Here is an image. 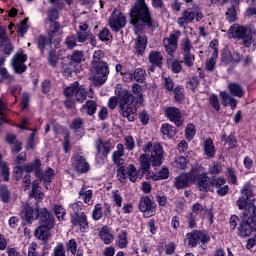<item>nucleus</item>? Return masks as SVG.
<instances>
[{
  "label": "nucleus",
  "instance_id": "obj_12",
  "mask_svg": "<svg viewBox=\"0 0 256 256\" xmlns=\"http://www.w3.org/2000/svg\"><path fill=\"white\" fill-rule=\"evenodd\" d=\"M203 18V13H201V11L199 10H193V9H188L182 12V17H179L177 19V23L179 25V27H181L182 29H185L186 25H188V23H192V21H199L200 19Z\"/></svg>",
  "mask_w": 256,
  "mask_h": 256
},
{
  "label": "nucleus",
  "instance_id": "obj_21",
  "mask_svg": "<svg viewBox=\"0 0 256 256\" xmlns=\"http://www.w3.org/2000/svg\"><path fill=\"white\" fill-rule=\"evenodd\" d=\"M94 145L98 155H103L104 157H107L111 153V149H113L110 141L103 142L101 138L96 139Z\"/></svg>",
  "mask_w": 256,
  "mask_h": 256
},
{
  "label": "nucleus",
  "instance_id": "obj_17",
  "mask_svg": "<svg viewBox=\"0 0 256 256\" xmlns=\"http://www.w3.org/2000/svg\"><path fill=\"white\" fill-rule=\"evenodd\" d=\"M72 167L76 173H83L89 172V162H87V158L81 154H76L72 161Z\"/></svg>",
  "mask_w": 256,
  "mask_h": 256
},
{
  "label": "nucleus",
  "instance_id": "obj_2",
  "mask_svg": "<svg viewBox=\"0 0 256 256\" xmlns=\"http://www.w3.org/2000/svg\"><path fill=\"white\" fill-rule=\"evenodd\" d=\"M144 154L139 157L142 173H149L152 165L159 166L163 163V147L159 143H148L144 145Z\"/></svg>",
  "mask_w": 256,
  "mask_h": 256
},
{
  "label": "nucleus",
  "instance_id": "obj_22",
  "mask_svg": "<svg viewBox=\"0 0 256 256\" xmlns=\"http://www.w3.org/2000/svg\"><path fill=\"white\" fill-rule=\"evenodd\" d=\"M124 155H125V146H123V144L121 143L117 144L116 150L112 153V161L114 165L121 167V165L125 163V159H123Z\"/></svg>",
  "mask_w": 256,
  "mask_h": 256
},
{
  "label": "nucleus",
  "instance_id": "obj_62",
  "mask_svg": "<svg viewBox=\"0 0 256 256\" xmlns=\"http://www.w3.org/2000/svg\"><path fill=\"white\" fill-rule=\"evenodd\" d=\"M98 37H99L100 41H109V39H111V37H113V36L111 35V31H109L108 28H104L99 33Z\"/></svg>",
  "mask_w": 256,
  "mask_h": 256
},
{
  "label": "nucleus",
  "instance_id": "obj_28",
  "mask_svg": "<svg viewBox=\"0 0 256 256\" xmlns=\"http://www.w3.org/2000/svg\"><path fill=\"white\" fill-rule=\"evenodd\" d=\"M99 237L105 245H111L115 239V236H113L111 230L106 226L102 227L100 230Z\"/></svg>",
  "mask_w": 256,
  "mask_h": 256
},
{
  "label": "nucleus",
  "instance_id": "obj_4",
  "mask_svg": "<svg viewBox=\"0 0 256 256\" xmlns=\"http://www.w3.org/2000/svg\"><path fill=\"white\" fill-rule=\"evenodd\" d=\"M106 59L103 50L95 51L92 57V69L95 71L93 81L97 87H101L107 81V77H109V66Z\"/></svg>",
  "mask_w": 256,
  "mask_h": 256
},
{
  "label": "nucleus",
  "instance_id": "obj_39",
  "mask_svg": "<svg viewBox=\"0 0 256 256\" xmlns=\"http://www.w3.org/2000/svg\"><path fill=\"white\" fill-rule=\"evenodd\" d=\"M174 99L177 103H181L185 99V88L183 86H177L174 90Z\"/></svg>",
  "mask_w": 256,
  "mask_h": 256
},
{
  "label": "nucleus",
  "instance_id": "obj_16",
  "mask_svg": "<svg viewBox=\"0 0 256 256\" xmlns=\"http://www.w3.org/2000/svg\"><path fill=\"white\" fill-rule=\"evenodd\" d=\"M225 183H227V180L223 177H212L210 188L216 189V193L220 197H225L229 193V186Z\"/></svg>",
  "mask_w": 256,
  "mask_h": 256
},
{
  "label": "nucleus",
  "instance_id": "obj_42",
  "mask_svg": "<svg viewBox=\"0 0 256 256\" xmlns=\"http://www.w3.org/2000/svg\"><path fill=\"white\" fill-rule=\"evenodd\" d=\"M208 171L210 175H219V173H222L223 171V166L219 162H212L209 165Z\"/></svg>",
  "mask_w": 256,
  "mask_h": 256
},
{
  "label": "nucleus",
  "instance_id": "obj_8",
  "mask_svg": "<svg viewBox=\"0 0 256 256\" xmlns=\"http://www.w3.org/2000/svg\"><path fill=\"white\" fill-rule=\"evenodd\" d=\"M242 196L237 200V207L240 211H247L249 205H256V200L254 202L248 203L249 199L253 197V189L251 183L247 182L244 184L241 190Z\"/></svg>",
  "mask_w": 256,
  "mask_h": 256
},
{
  "label": "nucleus",
  "instance_id": "obj_58",
  "mask_svg": "<svg viewBox=\"0 0 256 256\" xmlns=\"http://www.w3.org/2000/svg\"><path fill=\"white\" fill-rule=\"evenodd\" d=\"M27 21H29V18L24 19L19 25H18V33L23 37L27 31H29V26L27 25Z\"/></svg>",
  "mask_w": 256,
  "mask_h": 256
},
{
  "label": "nucleus",
  "instance_id": "obj_61",
  "mask_svg": "<svg viewBox=\"0 0 256 256\" xmlns=\"http://www.w3.org/2000/svg\"><path fill=\"white\" fill-rule=\"evenodd\" d=\"M70 59L73 63H81V61H83V52L79 50L74 51Z\"/></svg>",
  "mask_w": 256,
  "mask_h": 256
},
{
  "label": "nucleus",
  "instance_id": "obj_55",
  "mask_svg": "<svg viewBox=\"0 0 256 256\" xmlns=\"http://www.w3.org/2000/svg\"><path fill=\"white\" fill-rule=\"evenodd\" d=\"M174 165L176 169H185L187 167V158L183 156L177 157Z\"/></svg>",
  "mask_w": 256,
  "mask_h": 256
},
{
  "label": "nucleus",
  "instance_id": "obj_54",
  "mask_svg": "<svg viewBox=\"0 0 256 256\" xmlns=\"http://www.w3.org/2000/svg\"><path fill=\"white\" fill-rule=\"evenodd\" d=\"M0 197L3 203H9V198L11 196L9 195V190L7 189V186L0 187Z\"/></svg>",
  "mask_w": 256,
  "mask_h": 256
},
{
  "label": "nucleus",
  "instance_id": "obj_41",
  "mask_svg": "<svg viewBox=\"0 0 256 256\" xmlns=\"http://www.w3.org/2000/svg\"><path fill=\"white\" fill-rule=\"evenodd\" d=\"M70 128L75 131V133H83V119L82 118H76L72 121Z\"/></svg>",
  "mask_w": 256,
  "mask_h": 256
},
{
  "label": "nucleus",
  "instance_id": "obj_10",
  "mask_svg": "<svg viewBox=\"0 0 256 256\" xmlns=\"http://www.w3.org/2000/svg\"><path fill=\"white\" fill-rule=\"evenodd\" d=\"M139 210L143 213V217L149 219V217H154L157 211V204L149 196H144L140 199Z\"/></svg>",
  "mask_w": 256,
  "mask_h": 256
},
{
  "label": "nucleus",
  "instance_id": "obj_53",
  "mask_svg": "<svg viewBox=\"0 0 256 256\" xmlns=\"http://www.w3.org/2000/svg\"><path fill=\"white\" fill-rule=\"evenodd\" d=\"M77 37L75 35L68 36L65 40V45L68 49H75L77 47Z\"/></svg>",
  "mask_w": 256,
  "mask_h": 256
},
{
  "label": "nucleus",
  "instance_id": "obj_9",
  "mask_svg": "<svg viewBox=\"0 0 256 256\" xmlns=\"http://www.w3.org/2000/svg\"><path fill=\"white\" fill-rule=\"evenodd\" d=\"M180 37L181 31L176 30L173 33H171L169 37L163 39L164 49L166 53L169 55V57H173L175 55V51H177Z\"/></svg>",
  "mask_w": 256,
  "mask_h": 256
},
{
  "label": "nucleus",
  "instance_id": "obj_44",
  "mask_svg": "<svg viewBox=\"0 0 256 256\" xmlns=\"http://www.w3.org/2000/svg\"><path fill=\"white\" fill-rule=\"evenodd\" d=\"M145 76V70L142 68H136L133 73L134 81H137V83H143L145 81Z\"/></svg>",
  "mask_w": 256,
  "mask_h": 256
},
{
  "label": "nucleus",
  "instance_id": "obj_19",
  "mask_svg": "<svg viewBox=\"0 0 256 256\" xmlns=\"http://www.w3.org/2000/svg\"><path fill=\"white\" fill-rule=\"evenodd\" d=\"M195 183V174H180L174 182L176 189H183L185 187H190Z\"/></svg>",
  "mask_w": 256,
  "mask_h": 256
},
{
  "label": "nucleus",
  "instance_id": "obj_30",
  "mask_svg": "<svg viewBox=\"0 0 256 256\" xmlns=\"http://www.w3.org/2000/svg\"><path fill=\"white\" fill-rule=\"evenodd\" d=\"M39 183H41V181L39 179H36L33 183H32V190L29 194V197L31 199H35L36 201H43V193L39 190Z\"/></svg>",
  "mask_w": 256,
  "mask_h": 256
},
{
  "label": "nucleus",
  "instance_id": "obj_29",
  "mask_svg": "<svg viewBox=\"0 0 256 256\" xmlns=\"http://www.w3.org/2000/svg\"><path fill=\"white\" fill-rule=\"evenodd\" d=\"M220 97H221L222 105L224 107H227L230 105L231 109H237V100L231 97L229 93L225 91L220 92Z\"/></svg>",
  "mask_w": 256,
  "mask_h": 256
},
{
  "label": "nucleus",
  "instance_id": "obj_25",
  "mask_svg": "<svg viewBox=\"0 0 256 256\" xmlns=\"http://www.w3.org/2000/svg\"><path fill=\"white\" fill-rule=\"evenodd\" d=\"M116 245L119 249H127L129 245V233H127V230H122L118 233Z\"/></svg>",
  "mask_w": 256,
  "mask_h": 256
},
{
  "label": "nucleus",
  "instance_id": "obj_38",
  "mask_svg": "<svg viewBox=\"0 0 256 256\" xmlns=\"http://www.w3.org/2000/svg\"><path fill=\"white\" fill-rule=\"evenodd\" d=\"M39 167H41V160L36 159L33 163L24 166V171L27 172V175H29V173H31L32 171H35V173H37V171H40Z\"/></svg>",
  "mask_w": 256,
  "mask_h": 256
},
{
  "label": "nucleus",
  "instance_id": "obj_6",
  "mask_svg": "<svg viewBox=\"0 0 256 256\" xmlns=\"http://www.w3.org/2000/svg\"><path fill=\"white\" fill-rule=\"evenodd\" d=\"M64 95L66 97V107L68 109H73V107H75V101L83 103V101L87 99V90L76 81L64 90Z\"/></svg>",
  "mask_w": 256,
  "mask_h": 256
},
{
  "label": "nucleus",
  "instance_id": "obj_50",
  "mask_svg": "<svg viewBox=\"0 0 256 256\" xmlns=\"http://www.w3.org/2000/svg\"><path fill=\"white\" fill-rule=\"evenodd\" d=\"M227 58H224V61L226 63H240L241 61V55H239V53L237 52H233V54L231 55V53H226Z\"/></svg>",
  "mask_w": 256,
  "mask_h": 256
},
{
  "label": "nucleus",
  "instance_id": "obj_7",
  "mask_svg": "<svg viewBox=\"0 0 256 256\" xmlns=\"http://www.w3.org/2000/svg\"><path fill=\"white\" fill-rule=\"evenodd\" d=\"M228 35L230 38L242 40L244 47H251L256 29L234 24L229 28Z\"/></svg>",
  "mask_w": 256,
  "mask_h": 256
},
{
  "label": "nucleus",
  "instance_id": "obj_48",
  "mask_svg": "<svg viewBox=\"0 0 256 256\" xmlns=\"http://www.w3.org/2000/svg\"><path fill=\"white\" fill-rule=\"evenodd\" d=\"M111 197H112L113 203H115L116 207L121 208L123 205V197L119 193V190L112 191Z\"/></svg>",
  "mask_w": 256,
  "mask_h": 256
},
{
  "label": "nucleus",
  "instance_id": "obj_1",
  "mask_svg": "<svg viewBox=\"0 0 256 256\" xmlns=\"http://www.w3.org/2000/svg\"><path fill=\"white\" fill-rule=\"evenodd\" d=\"M22 217L25 221L31 223V221L39 220V227L36 228L34 235L43 243H47L51 239V229L55 227V218L47 208H42L32 206L31 204H26L22 210Z\"/></svg>",
  "mask_w": 256,
  "mask_h": 256
},
{
  "label": "nucleus",
  "instance_id": "obj_15",
  "mask_svg": "<svg viewBox=\"0 0 256 256\" xmlns=\"http://www.w3.org/2000/svg\"><path fill=\"white\" fill-rule=\"evenodd\" d=\"M25 61H27V54H24L23 50H19L11 60L14 71L19 75L27 71V66L25 65Z\"/></svg>",
  "mask_w": 256,
  "mask_h": 256
},
{
  "label": "nucleus",
  "instance_id": "obj_60",
  "mask_svg": "<svg viewBox=\"0 0 256 256\" xmlns=\"http://www.w3.org/2000/svg\"><path fill=\"white\" fill-rule=\"evenodd\" d=\"M54 213L59 220H63L66 215L65 208L61 205L54 206Z\"/></svg>",
  "mask_w": 256,
  "mask_h": 256
},
{
  "label": "nucleus",
  "instance_id": "obj_11",
  "mask_svg": "<svg viewBox=\"0 0 256 256\" xmlns=\"http://www.w3.org/2000/svg\"><path fill=\"white\" fill-rule=\"evenodd\" d=\"M108 23L113 31L119 33V31H121V29H123V27L127 25V18L125 17V15H123V12H121V10L114 9Z\"/></svg>",
  "mask_w": 256,
  "mask_h": 256
},
{
  "label": "nucleus",
  "instance_id": "obj_40",
  "mask_svg": "<svg viewBox=\"0 0 256 256\" xmlns=\"http://www.w3.org/2000/svg\"><path fill=\"white\" fill-rule=\"evenodd\" d=\"M5 63V57H0V75L2 79H7L8 81H13L12 76L9 74L7 69L3 67V64Z\"/></svg>",
  "mask_w": 256,
  "mask_h": 256
},
{
  "label": "nucleus",
  "instance_id": "obj_57",
  "mask_svg": "<svg viewBox=\"0 0 256 256\" xmlns=\"http://www.w3.org/2000/svg\"><path fill=\"white\" fill-rule=\"evenodd\" d=\"M182 63H183V61H179L177 59L172 61V64H171L172 73H181V71L183 70Z\"/></svg>",
  "mask_w": 256,
  "mask_h": 256
},
{
  "label": "nucleus",
  "instance_id": "obj_23",
  "mask_svg": "<svg viewBox=\"0 0 256 256\" xmlns=\"http://www.w3.org/2000/svg\"><path fill=\"white\" fill-rule=\"evenodd\" d=\"M71 222L74 227H77V225H79L80 231L82 233H85L87 229H89V223H87V216L85 215V213H82L76 217H72Z\"/></svg>",
  "mask_w": 256,
  "mask_h": 256
},
{
  "label": "nucleus",
  "instance_id": "obj_5",
  "mask_svg": "<svg viewBox=\"0 0 256 256\" xmlns=\"http://www.w3.org/2000/svg\"><path fill=\"white\" fill-rule=\"evenodd\" d=\"M115 93L119 97L120 114L122 117H125L130 122L135 121L137 118V107L133 105L135 96L129 93V91L121 88L116 90Z\"/></svg>",
  "mask_w": 256,
  "mask_h": 256
},
{
  "label": "nucleus",
  "instance_id": "obj_35",
  "mask_svg": "<svg viewBox=\"0 0 256 256\" xmlns=\"http://www.w3.org/2000/svg\"><path fill=\"white\" fill-rule=\"evenodd\" d=\"M58 31H61V24L57 21L49 22V27L47 28L48 37L53 39Z\"/></svg>",
  "mask_w": 256,
  "mask_h": 256
},
{
  "label": "nucleus",
  "instance_id": "obj_64",
  "mask_svg": "<svg viewBox=\"0 0 256 256\" xmlns=\"http://www.w3.org/2000/svg\"><path fill=\"white\" fill-rule=\"evenodd\" d=\"M195 137V125L188 124L186 127V139L191 141Z\"/></svg>",
  "mask_w": 256,
  "mask_h": 256
},
{
  "label": "nucleus",
  "instance_id": "obj_33",
  "mask_svg": "<svg viewBox=\"0 0 256 256\" xmlns=\"http://www.w3.org/2000/svg\"><path fill=\"white\" fill-rule=\"evenodd\" d=\"M161 133L164 135L165 139H171L175 137L177 129L170 124H163L161 127Z\"/></svg>",
  "mask_w": 256,
  "mask_h": 256
},
{
  "label": "nucleus",
  "instance_id": "obj_51",
  "mask_svg": "<svg viewBox=\"0 0 256 256\" xmlns=\"http://www.w3.org/2000/svg\"><path fill=\"white\" fill-rule=\"evenodd\" d=\"M59 19V11L57 9L52 8L48 11V17L45 20V23H52V21H57Z\"/></svg>",
  "mask_w": 256,
  "mask_h": 256
},
{
  "label": "nucleus",
  "instance_id": "obj_63",
  "mask_svg": "<svg viewBox=\"0 0 256 256\" xmlns=\"http://www.w3.org/2000/svg\"><path fill=\"white\" fill-rule=\"evenodd\" d=\"M90 32H77L75 37L78 43H85L89 39Z\"/></svg>",
  "mask_w": 256,
  "mask_h": 256
},
{
  "label": "nucleus",
  "instance_id": "obj_26",
  "mask_svg": "<svg viewBox=\"0 0 256 256\" xmlns=\"http://www.w3.org/2000/svg\"><path fill=\"white\" fill-rule=\"evenodd\" d=\"M148 60L153 67H161L163 64V54H161V52L152 50L148 55Z\"/></svg>",
  "mask_w": 256,
  "mask_h": 256
},
{
  "label": "nucleus",
  "instance_id": "obj_3",
  "mask_svg": "<svg viewBox=\"0 0 256 256\" xmlns=\"http://www.w3.org/2000/svg\"><path fill=\"white\" fill-rule=\"evenodd\" d=\"M130 19V23L134 26L135 31H143L144 27H147V29L153 27V19L145 0H137L130 11Z\"/></svg>",
  "mask_w": 256,
  "mask_h": 256
},
{
  "label": "nucleus",
  "instance_id": "obj_49",
  "mask_svg": "<svg viewBox=\"0 0 256 256\" xmlns=\"http://www.w3.org/2000/svg\"><path fill=\"white\" fill-rule=\"evenodd\" d=\"M226 18L229 23H235V21H237V10L235 9V6H232L227 10Z\"/></svg>",
  "mask_w": 256,
  "mask_h": 256
},
{
  "label": "nucleus",
  "instance_id": "obj_56",
  "mask_svg": "<svg viewBox=\"0 0 256 256\" xmlns=\"http://www.w3.org/2000/svg\"><path fill=\"white\" fill-rule=\"evenodd\" d=\"M124 143L127 151H133L135 149V139H133V136H126Z\"/></svg>",
  "mask_w": 256,
  "mask_h": 256
},
{
  "label": "nucleus",
  "instance_id": "obj_32",
  "mask_svg": "<svg viewBox=\"0 0 256 256\" xmlns=\"http://www.w3.org/2000/svg\"><path fill=\"white\" fill-rule=\"evenodd\" d=\"M80 111L86 115H95V111H97V102H95V100L86 101L85 105L81 107Z\"/></svg>",
  "mask_w": 256,
  "mask_h": 256
},
{
  "label": "nucleus",
  "instance_id": "obj_59",
  "mask_svg": "<svg viewBox=\"0 0 256 256\" xmlns=\"http://www.w3.org/2000/svg\"><path fill=\"white\" fill-rule=\"evenodd\" d=\"M162 83L165 89L168 91H173V87H175V83L171 77H162Z\"/></svg>",
  "mask_w": 256,
  "mask_h": 256
},
{
  "label": "nucleus",
  "instance_id": "obj_46",
  "mask_svg": "<svg viewBox=\"0 0 256 256\" xmlns=\"http://www.w3.org/2000/svg\"><path fill=\"white\" fill-rule=\"evenodd\" d=\"M83 209V202H76L72 205H70V213H72L73 217H80L81 215H79V213L81 212V210Z\"/></svg>",
  "mask_w": 256,
  "mask_h": 256
},
{
  "label": "nucleus",
  "instance_id": "obj_24",
  "mask_svg": "<svg viewBox=\"0 0 256 256\" xmlns=\"http://www.w3.org/2000/svg\"><path fill=\"white\" fill-rule=\"evenodd\" d=\"M135 49L137 55H143L145 49H147V36L144 34H139L135 40Z\"/></svg>",
  "mask_w": 256,
  "mask_h": 256
},
{
  "label": "nucleus",
  "instance_id": "obj_27",
  "mask_svg": "<svg viewBox=\"0 0 256 256\" xmlns=\"http://www.w3.org/2000/svg\"><path fill=\"white\" fill-rule=\"evenodd\" d=\"M228 91L230 95H233V97H238L239 99H242L245 95V91L243 90V86H241L239 83L231 82L228 85Z\"/></svg>",
  "mask_w": 256,
  "mask_h": 256
},
{
  "label": "nucleus",
  "instance_id": "obj_31",
  "mask_svg": "<svg viewBox=\"0 0 256 256\" xmlns=\"http://www.w3.org/2000/svg\"><path fill=\"white\" fill-rule=\"evenodd\" d=\"M215 153H217V151L215 150L213 140L211 138L206 139L204 141V154L208 159H213V157H215Z\"/></svg>",
  "mask_w": 256,
  "mask_h": 256
},
{
  "label": "nucleus",
  "instance_id": "obj_36",
  "mask_svg": "<svg viewBox=\"0 0 256 256\" xmlns=\"http://www.w3.org/2000/svg\"><path fill=\"white\" fill-rule=\"evenodd\" d=\"M53 39L50 38L49 36H43V35H40L38 36L37 38V45H38V49L41 50V52L43 53L45 51V48L48 46V45H51Z\"/></svg>",
  "mask_w": 256,
  "mask_h": 256
},
{
  "label": "nucleus",
  "instance_id": "obj_47",
  "mask_svg": "<svg viewBox=\"0 0 256 256\" xmlns=\"http://www.w3.org/2000/svg\"><path fill=\"white\" fill-rule=\"evenodd\" d=\"M183 55V61L187 67L191 68L193 65H195V55H193L191 52L188 54H182Z\"/></svg>",
  "mask_w": 256,
  "mask_h": 256
},
{
  "label": "nucleus",
  "instance_id": "obj_37",
  "mask_svg": "<svg viewBox=\"0 0 256 256\" xmlns=\"http://www.w3.org/2000/svg\"><path fill=\"white\" fill-rule=\"evenodd\" d=\"M54 171L51 168H48L46 172L43 174V171L37 170L36 176L38 179H42L46 183H51V179H53Z\"/></svg>",
  "mask_w": 256,
  "mask_h": 256
},
{
  "label": "nucleus",
  "instance_id": "obj_13",
  "mask_svg": "<svg viewBox=\"0 0 256 256\" xmlns=\"http://www.w3.org/2000/svg\"><path fill=\"white\" fill-rule=\"evenodd\" d=\"M186 239L190 247H197L200 243H209L211 238L203 231L193 230L186 234Z\"/></svg>",
  "mask_w": 256,
  "mask_h": 256
},
{
  "label": "nucleus",
  "instance_id": "obj_34",
  "mask_svg": "<svg viewBox=\"0 0 256 256\" xmlns=\"http://www.w3.org/2000/svg\"><path fill=\"white\" fill-rule=\"evenodd\" d=\"M79 198L84 201V203H90L93 199V190H87V186L83 185L79 191Z\"/></svg>",
  "mask_w": 256,
  "mask_h": 256
},
{
  "label": "nucleus",
  "instance_id": "obj_20",
  "mask_svg": "<svg viewBox=\"0 0 256 256\" xmlns=\"http://www.w3.org/2000/svg\"><path fill=\"white\" fill-rule=\"evenodd\" d=\"M195 182L198 185L199 191L203 193H207V191H211V179L207 176V174H194Z\"/></svg>",
  "mask_w": 256,
  "mask_h": 256
},
{
  "label": "nucleus",
  "instance_id": "obj_43",
  "mask_svg": "<svg viewBox=\"0 0 256 256\" xmlns=\"http://www.w3.org/2000/svg\"><path fill=\"white\" fill-rule=\"evenodd\" d=\"M192 213H195V215H199V217H203L207 215V208L199 203H195L192 206Z\"/></svg>",
  "mask_w": 256,
  "mask_h": 256
},
{
  "label": "nucleus",
  "instance_id": "obj_18",
  "mask_svg": "<svg viewBox=\"0 0 256 256\" xmlns=\"http://www.w3.org/2000/svg\"><path fill=\"white\" fill-rule=\"evenodd\" d=\"M165 115L169 121L174 123L177 127L183 125V116L181 115V110L177 107H168L165 109Z\"/></svg>",
  "mask_w": 256,
  "mask_h": 256
},
{
  "label": "nucleus",
  "instance_id": "obj_14",
  "mask_svg": "<svg viewBox=\"0 0 256 256\" xmlns=\"http://www.w3.org/2000/svg\"><path fill=\"white\" fill-rule=\"evenodd\" d=\"M117 176L119 179H129L132 183H136L139 179V171L135 165L130 164L128 166H121L117 169Z\"/></svg>",
  "mask_w": 256,
  "mask_h": 256
},
{
  "label": "nucleus",
  "instance_id": "obj_52",
  "mask_svg": "<svg viewBox=\"0 0 256 256\" xmlns=\"http://www.w3.org/2000/svg\"><path fill=\"white\" fill-rule=\"evenodd\" d=\"M102 207L101 204H96L94 207V210L92 212V218L94 219V221H99V219H101V217H103V211H102Z\"/></svg>",
  "mask_w": 256,
  "mask_h": 256
},
{
  "label": "nucleus",
  "instance_id": "obj_45",
  "mask_svg": "<svg viewBox=\"0 0 256 256\" xmlns=\"http://www.w3.org/2000/svg\"><path fill=\"white\" fill-rule=\"evenodd\" d=\"M191 49H193V45L191 44V40H189V38H184L182 40V44H181L182 55L191 53Z\"/></svg>",
  "mask_w": 256,
  "mask_h": 256
}]
</instances>
